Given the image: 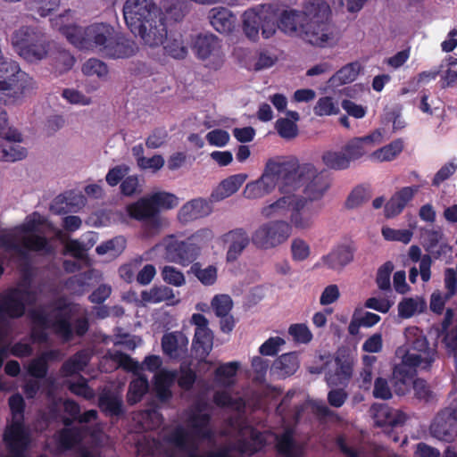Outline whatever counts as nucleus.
<instances>
[{
  "label": "nucleus",
  "mask_w": 457,
  "mask_h": 457,
  "mask_svg": "<svg viewBox=\"0 0 457 457\" xmlns=\"http://www.w3.org/2000/svg\"><path fill=\"white\" fill-rule=\"evenodd\" d=\"M404 345L395 351L402 362L393 370L394 392L397 396H403L408 390L412 369L428 370L437 357L436 344L430 345L419 328L408 327L404 331Z\"/></svg>",
  "instance_id": "1"
},
{
  "label": "nucleus",
  "mask_w": 457,
  "mask_h": 457,
  "mask_svg": "<svg viewBox=\"0 0 457 457\" xmlns=\"http://www.w3.org/2000/svg\"><path fill=\"white\" fill-rule=\"evenodd\" d=\"M46 226L45 217L33 212L21 225L0 235V247L19 260H27L31 252L50 253L51 246L44 236Z\"/></svg>",
  "instance_id": "2"
},
{
  "label": "nucleus",
  "mask_w": 457,
  "mask_h": 457,
  "mask_svg": "<svg viewBox=\"0 0 457 457\" xmlns=\"http://www.w3.org/2000/svg\"><path fill=\"white\" fill-rule=\"evenodd\" d=\"M73 312V307L68 303L58 302L51 310L37 309L31 312V320L33 323L31 337L34 342L44 343L47 340L46 328L53 330L68 341L71 339L73 331L78 336H83L88 329V321L86 318H79L76 320L74 329L71 325V319Z\"/></svg>",
  "instance_id": "3"
},
{
  "label": "nucleus",
  "mask_w": 457,
  "mask_h": 457,
  "mask_svg": "<svg viewBox=\"0 0 457 457\" xmlns=\"http://www.w3.org/2000/svg\"><path fill=\"white\" fill-rule=\"evenodd\" d=\"M37 299L35 292L29 286L21 285L19 287L9 290L0 297V368L4 360L11 351L16 357H25L32 353L33 349L29 344L19 342L9 349L4 343L9 327L6 318H19L24 314L25 305L33 303Z\"/></svg>",
  "instance_id": "4"
},
{
  "label": "nucleus",
  "mask_w": 457,
  "mask_h": 457,
  "mask_svg": "<svg viewBox=\"0 0 457 457\" xmlns=\"http://www.w3.org/2000/svg\"><path fill=\"white\" fill-rule=\"evenodd\" d=\"M177 205L178 198L174 195L159 192L129 204L126 207V213L121 211L112 212L111 219L114 222L120 223L127 222L128 217L137 220H147V229L149 230L147 235L151 236L154 234L151 229H158L162 224V219L157 216L159 208L171 209Z\"/></svg>",
  "instance_id": "5"
},
{
  "label": "nucleus",
  "mask_w": 457,
  "mask_h": 457,
  "mask_svg": "<svg viewBox=\"0 0 457 457\" xmlns=\"http://www.w3.org/2000/svg\"><path fill=\"white\" fill-rule=\"evenodd\" d=\"M288 193L295 192L303 187L302 198L309 203H322L321 200L330 187L328 178L319 171L312 164L296 165L288 162Z\"/></svg>",
  "instance_id": "6"
},
{
  "label": "nucleus",
  "mask_w": 457,
  "mask_h": 457,
  "mask_svg": "<svg viewBox=\"0 0 457 457\" xmlns=\"http://www.w3.org/2000/svg\"><path fill=\"white\" fill-rule=\"evenodd\" d=\"M302 12L309 29V44L325 47L337 42L335 29L329 22L330 7L324 0H306Z\"/></svg>",
  "instance_id": "7"
},
{
  "label": "nucleus",
  "mask_w": 457,
  "mask_h": 457,
  "mask_svg": "<svg viewBox=\"0 0 457 457\" xmlns=\"http://www.w3.org/2000/svg\"><path fill=\"white\" fill-rule=\"evenodd\" d=\"M11 44L19 56L28 62H37L47 58L53 41L37 27L21 26L11 36Z\"/></svg>",
  "instance_id": "8"
},
{
  "label": "nucleus",
  "mask_w": 457,
  "mask_h": 457,
  "mask_svg": "<svg viewBox=\"0 0 457 457\" xmlns=\"http://www.w3.org/2000/svg\"><path fill=\"white\" fill-rule=\"evenodd\" d=\"M288 162L278 159L267 161L263 172L259 179L245 185L243 195L247 199H261L271 194L276 187L280 193H288L287 179L288 177Z\"/></svg>",
  "instance_id": "9"
},
{
  "label": "nucleus",
  "mask_w": 457,
  "mask_h": 457,
  "mask_svg": "<svg viewBox=\"0 0 457 457\" xmlns=\"http://www.w3.org/2000/svg\"><path fill=\"white\" fill-rule=\"evenodd\" d=\"M243 31L253 41L259 39V33L268 39L277 31V19L270 4H260L246 10L242 15Z\"/></svg>",
  "instance_id": "10"
},
{
  "label": "nucleus",
  "mask_w": 457,
  "mask_h": 457,
  "mask_svg": "<svg viewBox=\"0 0 457 457\" xmlns=\"http://www.w3.org/2000/svg\"><path fill=\"white\" fill-rule=\"evenodd\" d=\"M116 30L107 23H94L79 29L77 38L71 39V44L80 49L96 50L105 55Z\"/></svg>",
  "instance_id": "11"
},
{
  "label": "nucleus",
  "mask_w": 457,
  "mask_h": 457,
  "mask_svg": "<svg viewBox=\"0 0 457 457\" xmlns=\"http://www.w3.org/2000/svg\"><path fill=\"white\" fill-rule=\"evenodd\" d=\"M290 235L291 228L287 221L274 220L258 226L252 234L251 241L258 249L270 250L284 244Z\"/></svg>",
  "instance_id": "12"
},
{
  "label": "nucleus",
  "mask_w": 457,
  "mask_h": 457,
  "mask_svg": "<svg viewBox=\"0 0 457 457\" xmlns=\"http://www.w3.org/2000/svg\"><path fill=\"white\" fill-rule=\"evenodd\" d=\"M130 32L139 38L141 44L150 48H157L168 39L166 17L161 11L152 18L140 23Z\"/></svg>",
  "instance_id": "13"
},
{
  "label": "nucleus",
  "mask_w": 457,
  "mask_h": 457,
  "mask_svg": "<svg viewBox=\"0 0 457 457\" xmlns=\"http://www.w3.org/2000/svg\"><path fill=\"white\" fill-rule=\"evenodd\" d=\"M322 209V203H309L297 194L287 222L290 228H293L298 231L310 230L314 227L315 220Z\"/></svg>",
  "instance_id": "14"
},
{
  "label": "nucleus",
  "mask_w": 457,
  "mask_h": 457,
  "mask_svg": "<svg viewBox=\"0 0 457 457\" xmlns=\"http://www.w3.org/2000/svg\"><path fill=\"white\" fill-rule=\"evenodd\" d=\"M164 250L163 258L169 262L187 266L193 262L199 253V248L192 243L179 241L174 236L165 237L156 247Z\"/></svg>",
  "instance_id": "15"
},
{
  "label": "nucleus",
  "mask_w": 457,
  "mask_h": 457,
  "mask_svg": "<svg viewBox=\"0 0 457 457\" xmlns=\"http://www.w3.org/2000/svg\"><path fill=\"white\" fill-rule=\"evenodd\" d=\"M353 373L352 365L340 358L335 359L334 369L326 374V380L330 387L328 400H345L347 394L345 387L348 384Z\"/></svg>",
  "instance_id": "16"
},
{
  "label": "nucleus",
  "mask_w": 457,
  "mask_h": 457,
  "mask_svg": "<svg viewBox=\"0 0 457 457\" xmlns=\"http://www.w3.org/2000/svg\"><path fill=\"white\" fill-rule=\"evenodd\" d=\"M161 11L154 0H126L122 7L123 17L129 30Z\"/></svg>",
  "instance_id": "17"
},
{
  "label": "nucleus",
  "mask_w": 457,
  "mask_h": 457,
  "mask_svg": "<svg viewBox=\"0 0 457 457\" xmlns=\"http://www.w3.org/2000/svg\"><path fill=\"white\" fill-rule=\"evenodd\" d=\"M193 49L199 59L213 69L219 68L223 62L224 54L220 42L212 34L199 35L195 40Z\"/></svg>",
  "instance_id": "18"
},
{
  "label": "nucleus",
  "mask_w": 457,
  "mask_h": 457,
  "mask_svg": "<svg viewBox=\"0 0 457 457\" xmlns=\"http://www.w3.org/2000/svg\"><path fill=\"white\" fill-rule=\"evenodd\" d=\"M432 436L451 443L457 437V407L440 411L429 428Z\"/></svg>",
  "instance_id": "19"
},
{
  "label": "nucleus",
  "mask_w": 457,
  "mask_h": 457,
  "mask_svg": "<svg viewBox=\"0 0 457 457\" xmlns=\"http://www.w3.org/2000/svg\"><path fill=\"white\" fill-rule=\"evenodd\" d=\"M384 137L380 129H376L364 137H353L348 140L342 147L345 152L350 164L365 156L376 145L383 143Z\"/></svg>",
  "instance_id": "20"
},
{
  "label": "nucleus",
  "mask_w": 457,
  "mask_h": 457,
  "mask_svg": "<svg viewBox=\"0 0 457 457\" xmlns=\"http://www.w3.org/2000/svg\"><path fill=\"white\" fill-rule=\"evenodd\" d=\"M191 320L195 326L193 346L200 358H205L213 345V334L208 327V320L203 314L195 313Z\"/></svg>",
  "instance_id": "21"
},
{
  "label": "nucleus",
  "mask_w": 457,
  "mask_h": 457,
  "mask_svg": "<svg viewBox=\"0 0 457 457\" xmlns=\"http://www.w3.org/2000/svg\"><path fill=\"white\" fill-rule=\"evenodd\" d=\"M303 16L302 11L294 9L283 11L277 22V29L288 36L299 37L309 43L306 37V31L309 29Z\"/></svg>",
  "instance_id": "22"
},
{
  "label": "nucleus",
  "mask_w": 457,
  "mask_h": 457,
  "mask_svg": "<svg viewBox=\"0 0 457 457\" xmlns=\"http://www.w3.org/2000/svg\"><path fill=\"white\" fill-rule=\"evenodd\" d=\"M4 441L9 452H15L19 455L21 452H26L30 438L23 420H12L4 430Z\"/></svg>",
  "instance_id": "23"
},
{
  "label": "nucleus",
  "mask_w": 457,
  "mask_h": 457,
  "mask_svg": "<svg viewBox=\"0 0 457 457\" xmlns=\"http://www.w3.org/2000/svg\"><path fill=\"white\" fill-rule=\"evenodd\" d=\"M268 367L269 361L262 357L254 356L252 359V369L254 374L253 380L260 383L256 400H260L261 398L276 399L281 396L280 388L264 383Z\"/></svg>",
  "instance_id": "24"
},
{
  "label": "nucleus",
  "mask_w": 457,
  "mask_h": 457,
  "mask_svg": "<svg viewBox=\"0 0 457 457\" xmlns=\"http://www.w3.org/2000/svg\"><path fill=\"white\" fill-rule=\"evenodd\" d=\"M107 356L115 361L120 366L125 370L138 373L140 370L145 369L151 372L156 371L162 366V359L158 355H148L145 358L142 363L136 361L129 355L122 353L119 351L108 352Z\"/></svg>",
  "instance_id": "25"
},
{
  "label": "nucleus",
  "mask_w": 457,
  "mask_h": 457,
  "mask_svg": "<svg viewBox=\"0 0 457 457\" xmlns=\"http://www.w3.org/2000/svg\"><path fill=\"white\" fill-rule=\"evenodd\" d=\"M354 252V247L350 245H337L328 254L322 256L317 266L321 265L336 271H341L353 261Z\"/></svg>",
  "instance_id": "26"
},
{
  "label": "nucleus",
  "mask_w": 457,
  "mask_h": 457,
  "mask_svg": "<svg viewBox=\"0 0 457 457\" xmlns=\"http://www.w3.org/2000/svg\"><path fill=\"white\" fill-rule=\"evenodd\" d=\"M87 427L62 428L54 434V441L58 449L67 452L80 445L88 433Z\"/></svg>",
  "instance_id": "27"
},
{
  "label": "nucleus",
  "mask_w": 457,
  "mask_h": 457,
  "mask_svg": "<svg viewBox=\"0 0 457 457\" xmlns=\"http://www.w3.org/2000/svg\"><path fill=\"white\" fill-rule=\"evenodd\" d=\"M138 50L139 46L134 39L116 31L105 56L114 59L129 58L135 55Z\"/></svg>",
  "instance_id": "28"
},
{
  "label": "nucleus",
  "mask_w": 457,
  "mask_h": 457,
  "mask_svg": "<svg viewBox=\"0 0 457 457\" xmlns=\"http://www.w3.org/2000/svg\"><path fill=\"white\" fill-rule=\"evenodd\" d=\"M299 353L290 352L275 359L270 367V373L278 378L293 376L300 368Z\"/></svg>",
  "instance_id": "29"
},
{
  "label": "nucleus",
  "mask_w": 457,
  "mask_h": 457,
  "mask_svg": "<svg viewBox=\"0 0 457 457\" xmlns=\"http://www.w3.org/2000/svg\"><path fill=\"white\" fill-rule=\"evenodd\" d=\"M283 195L273 203L262 206L260 210L261 215L265 219L285 217L291 213L297 194L294 192L282 193Z\"/></svg>",
  "instance_id": "30"
},
{
  "label": "nucleus",
  "mask_w": 457,
  "mask_h": 457,
  "mask_svg": "<svg viewBox=\"0 0 457 457\" xmlns=\"http://www.w3.org/2000/svg\"><path fill=\"white\" fill-rule=\"evenodd\" d=\"M453 319V312L448 309L445 313L444 321L442 322V332L445 333L444 344L449 353H453L455 361L456 375L453 378V389L450 396L453 400H457V324L454 328L448 330V327Z\"/></svg>",
  "instance_id": "31"
},
{
  "label": "nucleus",
  "mask_w": 457,
  "mask_h": 457,
  "mask_svg": "<svg viewBox=\"0 0 457 457\" xmlns=\"http://www.w3.org/2000/svg\"><path fill=\"white\" fill-rule=\"evenodd\" d=\"M187 337L180 331L166 333L162 338V349L171 359H178L187 353Z\"/></svg>",
  "instance_id": "32"
},
{
  "label": "nucleus",
  "mask_w": 457,
  "mask_h": 457,
  "mask_svg": "<svg viewBox=\"0 0 457 457\" xmlns=\"http://www.w3.org/2000/svg\"><path fill=\"white\" fill-rule=\"evenodd\" d=\"M211 420L212 417L209 413L192 411L187 418V424L195 436L202 440H211L214 436Z\"/></svg>",
  "instance_id": "33"
},
{
  "label": "nucleus",
  "mask_w": 457,
  "mask_h": 457,
  "mask_svg": "<svg viewBox=\"0 0 457 457\" xmlns=\"http://www.w3.org/2000/svg\"><path fill=\"white\" fill-rule=\"evenodd\" d=\"M374 422L377 427H395L405 421V415L399 411H393L386 404L374 403L371 407Z\"/></svg>",
  "instance_id": "34"
},
{
  "label": "nucleus",
  "mask_w": 457,
  "mask_h": 457,
  "mask_svg": "<svg viewBox=\"0 0 457 457\" xmlns=\"http://www.w3.org/2000/svg\"><path fill=\"white\" fill-rule=\"evenodd\" d=\"M419 188L418 186L405 187L397 191L385 206L386 216L391 218L401 213Z\"/></svg>",
  "instance_id": "35"
},
{
  "label": "nucleus",
  "mask_w": 457,
  "mask_h": 457,
  "mask_svg": "<svg viewBox=\"0 0 457 457\" xmlns=\"http://www.w3.org/2000/svg\"><path fill=\"white\" fill-rule=\"evenodd\" d=\"M211 207L204 199H194L185 204L179 212L180 221L187 223L211 213Z\"/></svg>",
  "instance_id": "36"
},
{
  "label": "nucleus",
  "mask_w": 457,
  "mask_h": 457,
  "mask_svg": "<svg viewBox=\"0 0 457 457\" xmlns=\"http://www.w3.org/2000/svg\"><path fill=\"white\" fill-rule=\"evenodd\" d=\"M226 241L229 244L227 259L235 261L249 245L250 238L245 229L237 228L226 235Z\"/></svg>",
  "instance_id": "37"
},
{
  "label": "nucleus",
  "mask_w": 457,
  "mask_h": 457,
  "mask_svg": "<svg viewBox=\"0 0 457 457\" xmlns=\"http://www.w3.org/2000/svg\"><path fill=\"white\" fill-rule=\"evenodd\" d=\"M208 18L214 29L220 33H229L235 24V17L225 7H214L209 11Z\"/></svg>",
  "instance_id": "38"
},
{
  "label": "nucleus",
  "mask_w": 457,
  "mask_h": 457,
  "mask_svg": "<svg viewBox=\"0 0 457 457\" xmlns=\"http://www.w3.org/2000/svg\"><path fill=\"white\" fill-rule=\"evenodd\" d=\"M47 57H49L51 65L58 74L70 71L75 62L73 55L54 42H53V48Z\"/></svg>",
  "instance_id": "39"
},
{
  "label": "nucleus",
  "mask_w": 457,
  "mask_h": 457,
  "mask_svg": "<svg viewBox=\"0 0 457 457\" xmlns=\"http://www.w3.org/2000/svg\"><path fill=\"white\" fill-rule=\"evenodd\" d=\"M0 140V160L5 162H16L22 160L27 155V151L20 145L21 136L19 139L8 138L7 137H1Z\"/></svg>",
  "instance_id": "40"
},
{
  "label": "nucleus",
  "mask_w": 457,
  "mask_h": 457,
  "mask_svg": "<svg viewBox=\"0 0 457 457\" xmlns=\"http://www.w3.org/2000/svg\"><path fill=\"white\" fill-rule=\"evenodd\" d=\"M423 238L427 245V250L436 258L451 251V247L445 241L441 230H426L423 234Z\"/></svg>",
  "instance_id": "41"
},
{
  "label": "nucleus",
  "mask_w": 457,
  "mask_h": 457,
  "mask_svg": "<svg viewBox=\"0 0 457 457\" xmlns=\"http://www.w3.org/2000/svg\"><path fill=\"white\" fill-rule=\"evenodd\" d=\"M246 178L247 176L243 173L228 177L224 179L212 194V198L214 201H220L232 195L240 188Z\"/></svg>",
  "instance_id": "42"
},
{
  "label": "nucleus",
  "mask_w": 457,
  "mask_h": 457,
  "mask_svg": "<svg viewBox=\"0 0 457 457\" xmlns=\"http://www.w3.org/2000/svg\"><path fill=\"white\" fill-rule=\"evenodd\" d=\"M177 378L175 371L162 370L154 375V389L160 400H168L172 396L171 387Z\"/></svg>",
  "instance_id": "43"
},
{
  "label": "nucleus",
  "mask_w": 457,
  "mask_h": 457,
  "mask_svg": "<svg viewBox=\"0 0 457 457\" xmlns=\"http://www.w3.org/2000/svg\"><path fill=\"white\" fill-rule=\"evenodd\" d=\"M91 355L87 350H82L75 353L67 360L62 366L61 373L64 377H70L79 374L88 364Z\"/></svg>",
  "instance_id": "44"
},
{
  "label": "nucleus",
  "mask_w": 457,
  "mask_h": 457,
  "mask_svg": "<svg viewBox=\"0 0 457 457\" xmlns=\"http://www.w3.org/2000/svg\"><path fill=\"white\" fill-rule=\"evenodd\" d=\"M427 308L425 300L421 297H405L397 305L398 316L410 319L422 313Z\"/></svg>",
  "instance_id": "45"
},
{
  "label": "nucleus",
  "mask_w": 457,
  "mask_h": 457,
  "mask_svg": "<svg viewBox=\"0 0 457 457\" xmlns=\"http://www.w3.org/2000/svg\"><path fill=\"white\" fill-rule=\"evenodd\" d=\"M239 361H229L220 365L215 370L216 382L224 387H228L235 384L237 370L240 369Z\"/></svg>",
  "instance_id": "46"
},
{
  "label": "nucleus",
  "mask_w": 457,
  "mask_h": 457,
  "mask_svg": "<svg viewBox=\"0 0 457 457\" xmlns=\"http://www.w3.org/2000/svg\"><path fill=\"white\" fill-rule=\"evenodd\" d=\"M403 149V141L402 139H396L390 144L373 151L369 157L373 162H390L395 159L402 153Z\"/></svg>",
  "instance_id": "47"
},
{
  "label": "nucleus",
  "mask_w": 457,
  "mask_h": 457,
  "mask_svg": "<svg viewBox=\"0 0 457 457\" xmlns=\"http://www.w3.org/2000/svg\"><path fill=\"white\" fill-rule=\"evenodd\" d=\"M276 448L278 453L284 457L301 456V449L296 445L293 432L290 429L286 430L277 437Z\"/></svg>",
  "instance_id": "48"
},
{
  "label": "nucleus",
  "mask_w": 457,
  "mask_h": 457,
  "mask_svg": "<svg viewBox=\"0 0 457 457\" xmlns=\"http://www.w3.org/2000/svg\"><path fill=\"white\" fill-rule=\"evenodd\" d=\"M321 161L328 169L334 170H345L351 166L345 152L342 148L341 150L325 151L321 156Z\"/></svg>",
  "instance_id": "49"
},
{
  "label": "nucleus",
  "mask_w": 457,
  "mask_h": 457,
  "mask_svg": "<svg viewBox=\"0 0 457 457\" xmlns=\"http://www.w3.org/2000/svg\"><path fill=\"white\" fill-rule=\"evenodd\" d=\"M71 11L66 13L59 15L54 19H51V25L54 29L60 31L65 37L71 43V39L77 38L79 34L80 27L74 25L70 19Z\"/></svg>",
  "instance_id": "50"
},
{
  "label": "nucleus",
  "mask_w": 457,
  "mask_h": 457,
  "mask_svg": "<svg viewBox=\"0 0 457 457\" xmlns=\"http://www.w3.org/2000/svg\"><path fill=\"white\" fill-rule=\"evenodd\" d=\"M175 295L173 290L167 286L153 287L141 294L142 301L148 303H159L173 300Z\"/></svg>",
  "instance_id": "51"
},
{
  "label": "nucleus",
  "mask_w": 457,
  "mask_h": 457,
  "mask_svg": "<svg viewBox=\"0 0 457 457\" xmlns=\"http://www.w3.org/2000/svg\"><path fill=\"white\" fill-rule=\"evenodd\" d=\"M168 442L187 454L196 443L189 440V433L181 426L175 428L168 436Z\"/></svg>",
  "instance_id": "52"
},
{
  "label": "nucleus",
  "mask_w": 457,
  "mask_h": 457,
  "mask_svg": "<svg viewBox=\"0 0 457 457\" xmlns=\"http://www.w3.org/2000/svg\"><path fill=\"white\" fill-rule=\"evenodd\" d=\"M159 8L167 18L169 16L175 21L182 20L185 15V1L184 0H161Z\"/></svg>",
  "instance_id": "53"
},
{
  "label": "nucleus",
  "mask_w": 457,
  "mask_h": 457,
  "mask_svg": "<svg viewBox=\"0 0 457 457\" xmlns=\"http://www.w3.org/2000/svg\"><path fill=\"white\" fill-rule=\"evenodd\" d=\"M84 75L88 77L96 76L99 79H104L108 75V67L101 60L96 58H90L86 61L81 68Z\"/></svg>",
  "instance_id": "54"
},
{
  "label": "nucleus",
  "mask_w": 457,
  "mask_h": 457,
  "mask_svg": "<svg viewBox=\"0 0 457 457\" xmlns=\"http://www.w3.org/2000/svg\"><path fill=\"white\" fill-rule=\"evenodd\" d=\"M191 271L204 286L213 285L217 279V269L212 265L203 268L199 263H194Z\"/></svg>",
  "instance_id": "55"
},
{
  "label": "nucleus",
  "mask_w": 457,
  "mask_h": 457,
  "mask_svg": "<svg viewBox=\"0 0 457 457\" xmlns=\"http://www.w3.org/2000/svg\"><path fill=\"white\" fill-rule=\"evenodd\" d=\"M125 246L126 239L123 237H116L98 245L96 251L100 255L110 253L112 256H117L124 250Z\"/></svg>",
  "instance_id": "56"
},
{
  "label": "nucleus",
  "mask_w": 457,
  "mask_h": 457,
  "mask_svg": "<svg viewBox=\"0 0 457 457\" xmlns=\"http://www.w3.org/2000/svg\"><path fill=\"white\" fill-rule=\"evenodd\" d=\"M360 72V65L358 63H350L340 69L332 78L333 83L340 84L351 83L357 78Z\"/></svg>",
  "instance_id": "57"
},
{
  "label": "nucleus",
  "mask_w": 457,
  "mask_h": 457,
  "mask_svg": "<svg viewBox=\"0 0 457 457\" xmlns=\"http://www.w3.org/2000/svg\"><path fill=\"white\" fill-rule=\"evenodd\" d=\"M313 111L317 116H329L337 114L339 107L332 97L323 96L317 101Z\"/></svg>",
  "instance_id": "58"
},
{
  "label": "nucleus",
  "mask_w": 457,
  "mask_h": 457,
  "mask_svg": "<svg viewBox=\"0 0 457 457\" xmlns=\"http://www.w3.org/2000/svg\"><path fill=\"white\" fill-rule=\"evenodd\" d=\"M371 197L370 190L364 187H355L346 199L345 206L348 209H354L364 203L368 202Z\"/></svg>",
  "instance_id": "59"
},
{
  "label": "nucleus",
  "mask_w": 457,
  "mask_h": 457,
  "mask_svg": "<svg viewBox=\"0 0 457 457\" xmlns=\"http://www.w3.org/2000/svg\"><path fill=\"white\" fill-rule=\"evenodd\" d=\"M161 275L162 279L174 287H182L186 284V278L179 270L173 266L166 265L162 269Z\"/></svg>",
  "instance_id": "60"
},
{
  "label": "nucleus",
  "mask_w": 457,
  "mask_h": 457,
  "mask_svg": "<svg viewBox=\"0 0 457 457\" xmlns=\"http://www.w3.org/2000/svg\"><path fill=\"white\" fill-rule=\"evenodd\" d=\"M149 389V383L146 377L139 375L129 384V395L131 398L128 400H137L144 396Z\"/></svg>",
  "instance_id": "61"
},
{
  "label": "nucleus",
  "mask_w": 457,
  "mask_h": 457,
  "mask_svg": "<svg viewBox=\"0 0 457 457\" xmlns=\"http://www.w3.org/2000/svg\"><path fill=\"white\" fill-rule=\"evenodd\" d=\"M290 248L292 258L297 262L306 260L311 254V247L309 244L300 237L292 240Z\"/></svg>",
  "instance_id": "62"
},
{
  "label": "nucleus",
  "mask_w": 457,
  "mask_h": 457,
  "mask_svg": "<svg viewBox=\"0 0 457 457\" xmlns=\"http://www.w3.org/2000/svg\"><path fill=\"white\" fill-rule=\"evenodd\" d=\"M278 62V56L270 50L263 49L257 53L253 64L254 71H262L272 67Z\"/></svg>",
  "instance_id": "63"
},
{
  "label": "nucleus",
  "mask_w": 457,
  "mask_h": 457,
  "mask_svg": "<svg viewBox=\"0 0 457 457\" xmlns=\"http://www.w3.org/2000/svg\"><path fill=\"white\" fill-rule=\"evenodd\" d=\"M394 270L391 262H385L378 270L376 282L379 289L383 291L391 290L390 275Z\"/></svg>",
  "instance_id": "64"
}]
</instances>
